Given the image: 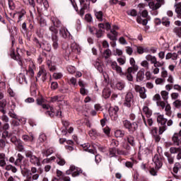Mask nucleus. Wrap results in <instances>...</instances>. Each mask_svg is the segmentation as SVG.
<instances>
[{
	"label": "nucleus",
	"mask_w": 181,
	"mask_h": 181,
	"mask_svg": "<svg viewBox=\"0 0 181 181\" xmlns=\"http://www.w3.org/2000/svg\"><path fill=\"white\" fill-rule=\"evenodd\" d=\"M59 24H52L50 27H49V30L53 33L54 34L52 35H57L58 32H59Z\"/></svg>",
	"instance_id": "nucleus-28"
},
{
	"label": "nucleus",
	"mask_w": 181,
	"mask_h": 181,
	"mask_svg": "<svg viewBox=\"0 0 181 181\" xmlns=\"http://www.w3.org/2000/svg\"><path fill=\"white\" fill-rule=\"evenodd\" d=\"M111 96V90L108 88H105L103 91V97L104 98H110Z\"/></svg>",
	"instance_id": "nucleus-39"
},
{
	"label": "nucleus",
	"mask_w": 181,
	"mask_h": 181,
	"mask_svg": "<svg viewBox=\"0 0 181 181\" xmlns=\"http://www.w3.org/2000/svg\"><path fill=\"white\" fill-rule=\"evenodd\" d=\"M127 15L130 16H136L138 15V13L136 12V10L135 9H131L127 11Z\"/></svg>",
	"instance_id": "nucleus-54"
},
{
	"label": "nucleus",
	"mask_w": 181,
	"mask_h": 181,
	"mask_svg": "<svg viewBox=\"0 0 181 181\" xmlns=\"http://www.w3.org/2000/svg\"><path fill=\"white\" fill-rule=\"evenodd\" d=\"M157 122L159 125V134L162 135V134L168 129L166 127V123L168 122V119L163 117V115H160L159 113L157 114Z\"/></svg>",
	"instance_id": "nucleus-4"
},
{
	"label": "nucleus",
	"mask_w": 181,
	"mask_h": 181,
	"mask_svg": "<svg viewBox=\"0 0 181 181\" xmlns=\"http://www.w3.org/2000/svg\"><path fill=\"white\" fill-rule=\"evenodd\" d=\"M160 95L164 101H168V100L169 99V92L166 90H162L160 92Z\"/></svg>",
	"instance_id": "nucleus-44"
},
{
	"label": "nucleus",
	"mask_w": 181,
	"mask_h": 181,
	"mask_svg": "<svg viewBox=\"0 0 181 181\" xmlns=\"http://www.w3.org/2000/svg\"><path fill=\"white\" fill-rule=\"evenodd\" d=\"M150 18L148 16V11L144 10L141 11V16H137L136 22L138 23H148L149 22Z\"/></svg>",
	"instance_id": "nucleus-11"
},
{
	"label": "nucleus",
	"mask_w": 181,
	"mask_h": 181,
	"mask_svg": "<svg viewBox=\"0 0 181 181\" xmlns=\"http://www.w3.org/2000/svg\"><path fill=\"white\" fill-rule=\"evenodd\" d=\"M134 90L136 93H139V96L143 100H145V98H146V89L145 88V87H142L139 85H135Z\"/></svg>",
	"instance_id": "nucleus-15"
},
{
	"label": "nucleus",
	"mask_w": 181,
	"mask_h": 181,
	"mask_svg": "<svg viewBox=\"0 0 181 181\" xmlns=\"http://www.w3.org/2000/svg\"><path fill=\"white\" fill-rule=\"evenodd\" d=\"M23 139L25 142H32L33 139H35V136H33V134L30 133V136L28 135H23Z\"/></svg>",
	"instance_id": "nucleus-31"
},
{
	"label": "nucleus",
	"mask_w": 181,
	"mask_h": 181,
	"mask_svg": "<svg viewBox=\"0 0 181 181\" xmlns=\"http://www.w3.org/2000/svg\"><path fill=\"white\" fill-rule=\"evenodd\" d=\"M136 52L139 54H144V53H149L148 47L144 48L142 46H136Z\"/></svg>",
	"instance_id": "nucleus-25"
},
{
	"label": "nucleus",
	"mask_w": 181,
	"mask_h": 181,
	"mask_svg": "<svg viewBox=\"0 0 181 181\" xmlns=\"http://www.w3.org/2000/svg\"><path fill=\"white\" fill-rule=\"evenodd\" d=\"M52 47L55 50L59 49V38H57V35H52Z\"/></svg>",
	"instance_id": "nucleus-20"
},
{
	"label": "nucleus",
	"mask_w": 181,
	"mask_h": 181,
	"mask_svg": "<svg viewBox=\"0 0 181 181\" xmlns=\"http://www.w3.org/2000/svg\"><path fill=\"white\" fill-rule=\"evenodd\" d=\"M71 52H74V53H80V52H81V49L80 48V46H78V45H77V43L76 42H73L71 45Z\"/></svg>",
	"instance_id": "nucleus-27"
},
{
	"label": "nucleus",
	"mask_w": 181,
	"mask_h": 181,
	"mask_svg": "<svg viewBox=\"0 0 181 181\" xmlns=\"http://www.w3.org/2000/svg\"><path fill=\"white\" fill-rule=\"evenodd\" d=\"M174 32H175V33H176V35H177V36H179V37H180V36H181V27H176L174 29Z\"/></svg>",
	"instance_id": "nucleus-63"
},
{
	"label": "nucleus",
	"mask_w": 181,
	"mask_h": 181,
	"mask_svg": "<svg viewBox=\"0 0 181 181\" xmlns=\"http://www.w3.org/2000/svg\"><path fill=\"white\" fill-rule=\"evenodd\" d=\"M59 33H60V35H62V36L63 37H64V39H66V37H67V36H69V35H70V33H69V30H67L66 28L60 29Z\"/></svg>",
	"instance_id": "nucleus-42"
},
{
	"label": "nucleus",
	"mask_w": 181,
	"mask_h": 181,
	"mask_svg": "<svg viewBox=\"0 0 181 181\" xmlns=\"http://www.w3.org/2000/svg\"><path fill=\"white\" fill-rule=\"evenodd\" d=\"M181 168V165H180V163H176L174 165V168H173V172L174 173H177V172H179L180 169Z\"/></svg>",
	"instance_id": "nucleus-56"
},
{
	"label": "nucleus",
	"mask_w": 181,
	"mask_h": 181,
	"mask_svg": "<svg viewBox=\"0 0 181 181\" xmlns=\"http://www.w3.org/2000/svg\"><path fill=\"white\" fill-rule=\"evenodd\" d=\"M66 175H72L73 177L79 176L81 173H83V170L81 168L76 167V165H71L69 169L66 172Z\"/></svg>",
	"instance_id": "nucleus-8"
},
{
	"label": "nucleus",
	"mask_w": 181,
	"mask_h": 181,
	"mask_svg": "<svg viewBox=\"0 0 181 181\" xmlns=\"http://www.w3.org/2000/svg\"><path fill=\"white\" fill-rule=\"evenodd\" d=\"M98 26L100 29H105L107 32L110 31V33H107V37L112 42H110L112 47H115L117 46V37L118 36V30L119 27L117 25V24H110V23H99Z\"/></svg>",
	"instance_id": "nucleus-1"
},
{
	"label": "nucleus",
	"mask_w": 181,
	"mask_h": 181,
	"mask_svg": "<svg viewBox=\"0 0 181 181\" xmlns=\"http://www.w3.org/2000/svg\"><path fill=\"white\" fill-rule=\"evenodd\" d=\"M67 70H68L69 73H70L71 74H74V73H76V67H74L73 66H67Z\"/></svg>",
	"instance_id": "nucleus-62"
},
{
	"label": "nucleus",
	"mask_w": 181,
	"mask_h": 181,
	"mask_svg": "<svg viewBox=\"0 0 181 181\" xmlns=\"http://www.w3.org/2000/svg\"><path fill=\"white\" fill-rule=\"evenodd\" d=\"M26 158L30 160L31 165L34 166H40V158L33 154V152L30 151H26L25 152Z\"/></svg>",
	"instance_id": "nucleus-5"
},
{
	"label": "nucleus",
	"mask_w": 181,
	"mask_h": 181,
	"mask_svg": "<svg viewBox=\"0 0 181 181\" xmlns=\"http://www.w3.org/2000/svg\"><path fill=\"white\" fill-rule=\"evenodd\" d=\"M111 57V50L110 49H107L104 51L103 52V57L106 59V62L107 60H110V57Z\"/></svg>",
	"instance_id": "nucleus-46"
},
{
	"label": "nucleus",
	"mask_w": 181,
	"mask_h": 181,
	"mask_svg": "<svg viewBox=\"0 0 181 181\" xmlns=\"http://www.w3.org/2000/svg\"><path fill=\"white\" fill-rule=\"evenodd\" d=\"M53 152H54V150H53V148L50 147L49 148L42 150V154L43 156H45L46 158H47V156H50V155H52Z\"/></svg>",
	"instance_id": "nucleus-26"
},
{
	"label": "nucleus",
	"mask_w": 181,
	"mask_h": 181,
	"mask_svg": "<svg viewBox=\"0 0 181 181\" xmlns=\"http://www.w3.org/2000/svg\"><path fill=\"white\" fill-rule=\"evenodd\" d=\"M143 112L144 114H146V117H148V118H149V117H151L152 115V111H151V110H149V107H148V106H144L143 107Z\"/></svg>",
	"instance_id": "nucleus-43"
},
{
	"label": "nucleus",
	"mask_w": 181,
	"mask_h": 181,
	"mask_svg": "<svg viewBox=\"0 0 181 181\" xmlns=\"http://www.w3.org/2000/svg\"><path fill=\"white\" fill-rule=\"evenodd\" d=\"M25 15H26V11L25 9L18 10L17 12L13 13V18L18 23L25 19Z\"/></svg>",
	"instance_id": "nucleus-13"
},
{
	"label": "nucleus",
	"mask_w": 181,
	"mask_h": 181,
	"mask_svg": "<svg viewBox=\"0 0 181 181\" xmlns=\"http://www.w3.org/2000/svg\"><path fill=\"white\" fill-rule=\"evenodd\" d=\"M145 78V71L140 70L136 74V81H142Z\"/></svg>",
	"instance_id": "nucleus-29"
},
{
	"label": "nucleus",
	"mask_w": 181,
	"mask_h": 181,
	"mask_svg": "<svg viewBox=\"0 0 181 181\" xmlns=\"http://www.w3.org/2000/svg\"><path fill=\"white\" fill-rule=\"evenodd\" d=\"M10 56L13 60H19V56L15 54V49L13 48L11 49Z\"/></svg>",
	"instance_id": "nucleus-50"
},
{
	"label": "nucleus",
	"mask_w": 181,
	"mask_h": 181,
	"mask_svg": "<svg viewBox=\"0 0 181 181\" xmlns=\"http://www.w3.org/2000/svg\"><path fill=\"white\" fill-rule=\"evenodd\" d=\"M146 80H153V76H152V73L149 71H146L145 73Z\"/></svg>",
	"instance_id": "nucleus-57"
},
{
	"label": "nucleus",
	"mask_w": 181,
	"mask_h": 181,
	"mask_svg": "<svg viewBox=\"0 0 181 181\" xmlns=\"http://www.w3.org/2000/svg\"><path fill=\"white\" fill-rule=\"evenodd\" d=\"M118 111H119V108L117 106L112 107L109 109V114L112 121L118 119Z\"/></svg>",
	"instance_id": "nucleus-14"
},
{
	"label": "nucleus",
	"mask_w": 181,
	"mask_h": 181,
	"mask_svg": "<svg viewBox=\"0 0 181 181\" xmlns=\"http://www.w3.org/2000/svg\"><path fill=\"white\" fill-rule=\"evenodd\" d=\"M57 158V165H59V166H64L66 165V160L62 157V155L60 154H56Z\"/></svg>",
	"instance_id": "nucleus-21"
},
{
	"label": "nucleus",
	"mask_w": 181,
	"mask_h": 181,
	"mask_svg": "<svg viewBox=\"0 0 181 181\" xmlns=\"http://www.w3.org/2000/svg\"><path fill=\"white\" fill-rule=\"evenodd\" d=\"M155 83L157 86H163V84H165V79L162 78H157L155 80Z\"/></svg>",
	"instance_id": "nucleus-51"
},
{
	"label": "nucleus",
	"mask_w": 181,
	"mask_h": 181,
	"mask_svg": "<svg viewBox=\"0 0 181 181\" xmlns=\"http://www.w3.org/2000/svg\"><path fill=\"white\" fill-rule=\"evenodd\" d=\"M47 76V71L44 68H40L39 72L37 73L36 78L42 77V81L46 80V76Z\"/></svg>",
	"instance_id": "nucleus-19"
},
{
	"label": "nucleus",
	"mask_w": 181,
	"mask_h": 181,
	"mask_svg": "<svg viewBox=\"0 0 181 181\" xmlns=\"http://www.w3.org/2000/svg\"><path fill=\"white\" fill-rule=\"evenodd\" d=\"M4 107H6V100H2L1 101H0V112L3 114H6V111L4 110Z\"/></svg>",
	"instance_id": "nucleus-40"
},
{
	"label": "nucleus",
	"mask_w": 181,
	"mask_h": 181,
	"mask_svg": "<svg viewBox=\"0 0 181 181\" xmlns=\"http://www.w3.org/2000/svg\"><path fill=\"white\" fill-rule=\"evenodd\" d=\"M147 62H151V64H154L155 62H156V57L152 56L151 54H147L145 57Z\"/></svg>",
	"instance_id": "nucleus-34"
},
{
	"label": "nucleus",
	"mask_w": 181,
	"mask_h": 181,
	"mask_svg": "<svg viewBox=\"0 0 181 181\" xmlns=\"http://www.w3.org/2000/svg\"><path fill=\"white\" fill-rule=\"evenodd\" d=\"M162 5H165V0H155L154 1H150L148 3V6L150 9H152V11L159 9Z\"/></svg>",
	"instance_id": "nucleus-10"
},
{
	"label": "nucleus",
	"mask_w": 181,
	"mask_h": 181,
	"mask_svg": "<svg viewBox=\"0 0 181 181\" xmlns=\"http://www.w3.org/2000/svg\"><path fill=\"white\" fill-rule=\"evenodd\" d=\"M47 64L48 66L49 71H54V70H56V65H54V64L52 63V62L48 61L47 62Z\"/></svg>",
	"instance_id": "nucleus-48"
},
{
	"label": "nucleus",
	"mask_w": 181,
	"mask_h": 181,
	"mask_svg": "<svg viewBox=\"0 0 181 181\" xmlns=\"http://www.w3.org/2000/svg\"><path fill=\"white\" fill-rule=\"evenodd\" d=\"M175 12L177 13L178 18L181 19V2L175 4Z\"/></svg>",
	"instance_id": "nucleus-36"
},
{
	"label": "nucleus",
	"mask_w": 181,
	"mask_h": 181,
	"mask_svg": "<svg viewBox=\"0 0 181 181\" xmlns=\"http://www.w3.org/2000/svg\"><path fill=\"white\" fill-rule=\"evenodd\" d=\"M29 69L28 71V74L31 76V77H33L35 76V63L33 62V61H29Z\"/></svg>",
	"instance_id": "nucleus-23"
},
{
	"label": "nucleus",
	"mask_w": 181,
	"mask_h": 181,
	"mask_svg": "<svg viewBox=\"0 0 181 181\" xmlns=\"http://www.w3.org/2000/svg\"><path fill=\"white\" fill-rule=\"evenodd\" d=\"M117 61L120 66H124V64L127 62V58H125L124 57H122L117 58Z\"/></svg>",
	"instance_id": "nucleus-52"
},
{
	"label": "nucleus",
	"mask_w": 181,
	"mask_h": 181,
	"mask_svg": "<svg viewBox=\"0 0 181 181\" xmlns=\"http://www.w3.org/2000/svg\"><path fill=\"white\" fill-rule=\"evenodd\" d=\"M81 6L82 7H81V11L79 12V15L81 16H84V13H85L84 10L87 8V2H84L83 4H81Z\"/></svg>",
	"instance_id": "nucleus-49"
},
{
	"label": "nucleus",
	"mask_w": 181,
	"mask_h": 181,
	"mask_svg": "<svg viewBox=\"0 0 181 181\" xmlns=\"http://www.w3.org/2000/svg\"><path fill=\"white\" fill-rule=\"evenodd\" d=\"M156 104H157L158 107H161V108L163 109L167 105L168 102H164V101L160 100V101L157 102Z\"/></svg>",
	"instance_id": "nucleus-58"
},
{
	"label": "nucleus",
	"mask_w": 181,
	"mask_h": 181,
	"mask_svg": "<svg viewBox=\"0 0 181 181\" xmlns=\"http://www.w3.org/2000/svg\"><path fill=\"white\" fill-rule=\"evenodd\" d=\"M154 67H162L165 63L163 62H158V59L156 60V62H154V64H153Z\"/></svg>",
	"instance_id": "nucleus-61"
},
{
	"label": "nucleus",
	"mask_w": 181,
	"mask_h": 181,
	"mask_svg": "<svg viewBox=\"0 0 181 181\" xmlns=\"http://www.w3.org/2000/svg\"><path fill=\"white\" fill-rule=\"evenodd\" d=\"M135 146V139L134 136H129L127 139H124V142L123 144V148L127 151H129L131 149V146Z\"/></svg>",
	"instance_id": "nucleus-9"
},
{
	"label": "nucleus",
	"mask_w": 181,
	"mask_h": 181,
	"mask_svg": "<svg viewBox=\"0 0 181 181\" xmlns=\"http://www.w3.org/2000/svg\"><path fill=\"white\" fill-rule=\"evenodd\" d=\"M137 129H138V124L136 122H133L130 124V127L128 129V130L130 132H134V131H136Z\"/></svg>",
	"instance_id": "nucleus-47"
},
{
	"label": "nucleus",
	"mask_w": 181,
	"mask_h": 181,
	"mask_svg": "<svg viewBox=\"0 0 181 181\" xmlns=\"http://www.w3.org/2000/svg\"><path fill=\"white\" fill-rule=\"evenodd\" d=\"M173 141L174 144H175V145H177V146H179V145H180V137L179 136V134L176 133L174 134V135L173 136Z\"/></svg>",
	"instance_id": "nucleus-35"
},
{
	"label": "nucleus",
	"mask_w": 181,
	"mask_h": 181,
	"mask_svg": "<svg viewBox=\"0 0 181 181\" xmlns=\"http://www.w3.org/2000/svg\"><path fill=\"white\" fill-rule=\"evenodd\" d=\"M47 140V136L44 133H41L38 137L37 142L38 144H43Z\"/></svg>",
	"instance_id": "nucleus-32"
},
{
	"label": "nucleus",
	"mask_w": 181,
	"mask_h": 181,
	"mask_svg": "<svg viewBox=\"0 0 181 181\" xmlns=\"http://www.w3.org/2000/svg\"><path fill=\"white\" fill-rule=\"evenodd\" d=\"M153 163L155 165L156 169H160L162 168V156L159 154H156L154 157L153 158Z\"/></svg>",
	"instance_id": "nucleus-16"
},
{
	"label": "nucleus",
	"mask_w": 181,
	"mask_h": 181,
	"mask_svg": "<svg viewBox=\"0 0 181 181\" xmlns=\"http://www.w3.org/2000/svg\"><path fill=\"white\" fill-rule=\"evenodd\" d=\"M170 98L172 100H177L179 98V93H173L170 94Z\"/></svg>",
	"instance_id": "nucleus-64"
},
{
	"label": "nucleus",
	"mask_w": 181,
	"mask_h": 181,
	"mask_svg": "<svg viewBox=\"0 0 181 181\" xmlns=\"http://www.w3.org/2000/svg\"><path fill=\"white\" fill-rule=\"evenodd\" d=\"M23 158L24 157H23V156H22V154L18 153L17 155V158H16V161L14 162L15 166H20V168H21V166H22V165H23V163H24V165H27L29 167V164H26L25 161H23L22 163V160H23Z\"/></svg>",
	"instance_id": "nucleus-17"
},
{
	"label": "nucleus",
	"mask_w": 181,
	"mask_h": 181,
	"mask_svg": "<svg viewBox=\"0 0 181 181\" xmlns=\"http://www.w3.org/2000/svg\"><path fill=\"white\" fill-rule=\"evenodd\" d=\"M57 176L59 180H62V179L64 177V173H63L60 170H57Z\"/></svg>",
	"instance_id": "nucleus-55"
},
{
	"label": "nucleus",
	"mask_w": 181,
	"mask_h": 181,
	"mask_svg": "<svg viewBox=\"0 0 181 181\" xmlns=\"http://www.w3.org/2000/svg\"><path fill=\"white\" fill-rule=\"evenodd\" d=\"M134 104V95L131 92H128L125 96L124 105L130 108V107Z\"/></svg>",
	"instance_id": "nucleus-12"
},
{
	"label": "nucleus",
	"mask_w": 181,
	"mask_h": 181,
	"mask_svg": "<svg viewBox=\"0 0 181 181\" xmlns=\"http://www.w3.org/2000/svg\"><path fill=\"white\" fill-rule=\"evenodd\" d=\"M95 67L98 70L99 73H103V71H104V66L100 59L96 60Z\"/></svg>",
	"instance_id": "nucleus-22"
},
{
	"label": "nucleus",
	"mask_w": 181,
	"mask_h": 181,
	"mask_svg": "<svg viewBox=\"0 0 181 181\" xmlns=\"http://www.w3.org/2000/svg\"><path fill=\"white\" fill-rule=\"evenodd\" d=\"M3 136H8V138H11V141L14 144L15 146L17 148L19 152H22V151H23V144H22V141L21 140H18L15 134H9V132L6 131L3 133Z\"/></svg>",
	"instance_id": "nucleus-2"
},
{
	"label": "nucleus",
	"mask_w": 181,
	"mask_h": 181,
	"mask_svg": "<svg viewBox=\"0 0 181 181\" xmlns=\"http://www.w3.org/2000/svg\"><path fill=\"white\" fill-rule=\"evenodd\" d=\"M115 87L117 90H119L121 91L124 90V88H125V82L119 81L116 83Z\"/></svg>",
	"instance_id": "nucleus-37"
},
{
	"label": "nucleus",
	"mask_w": 181,
	"mask_h": 181,
	"mask_svg": "<svg viewBox=\"0 0 181 181\" xmlns=\"http://www.w3.org/2000/svg\"><path fill=\"white\" fill-rule=\"evenodd\" d=\"M140 65L144 70H149V62L146 61V59L141 61Z\"/></svg>",
	"instance_id": "nucleus-38"
},
{
	"label": "nucleus",
	"mask_w": 181,
	"mask_h": 181,
	"mask_svg": "<svg viewBox=\"0 0 181 181\" xmlns=\"http://www.w3.org/2000/svg\"><path fill=\"white\" fill-rule=\"evenodd\" d=\"M116 153H117V148H112L109 150V157L110 158H114V156H115Z\"/></svg>",
	"instance_id": "nucleus-53"
},
{
	"label": "nucleus",
	"mask_w": 181,
	"mask_h": 181,
	"mask_svg": "<svg viewBox=\"0 0 181 181\" xmlns=\"http://www.w3.org/2000/svg\"><path fill=\"white\" fill-rule=\"evenodd\" d=\"M165 111L166 115H168V117H170V115H172V107H170V105H169V103H167L165 107Z\"/></svg>",
	"instance_id": "nucleus-45"
},
{
	"label": "nucleus",
	"mask_w": 181,
	"mask_h": 181,
	"mask_svg": "<svg viewBox=\"0 0 181 181\" xmlns=\"http://www.w3.org/2000/svg\"><path fill=\"white\" fill-rule=\"evenodd\" d=\"M37 103L38 104V105H42L44 110H46V112H45L46 115L51 117H54V115L56 114V110L53 107L49 105L43 104V98H37Z\"/></svg>",
	"instance_id": "nucleus-3"
},
{
	"label": "nucleus",
	"mask_w": 181,
	"mask_h": 181,
	"mask_svg": "<svg viewBox=\"0 0 181 181\" xmlns=\"http://www.w3.org/2000/svg\"><path fill=\"white\" fill-rule=\"evenodd\" d=\"M107 65L110 66L112 70L116 71L117 74L122 76H124V71H122V68L119 66V64L115 61H112V59H107L106 61Z\"/></svg>",
	"instance_id": "nucleus-6"
},
{
	"label": "nucleus",
	"mask_w": 181,
	"mask_h": 181,
	"mask_svg": "<svg viewBox=\"0 0 181 181\" xmlns=\"http://www.w3.org/2000/svg\"><path fill=\"white\" fill-rule=\"evenodd\" d=\"M165 156L168 158V163H170V164L172 165V163H173L174 162L173 157H172V156L168 153H165Z\"/></svg>",
	"instance_id": "nucleus-60"
},
{
	"label": "nucleus",
	"mask_w": 181,
	"mask_h": 181,
	"mask_svg": "<svg viewBox=\"0 0 181 181\" xmlns=\"http://www.w3.org/2000/svg\"><path fill=\"white\" fill-rule=\"evenodd\" d=\"M6 157L5 156V153H0V166L4 168L6 165V161H5Z\"/></svg>",
	"instance_id": "nucleus-30"
},
{
	"label": "nucleus",
	"mask_w": 181,
	"mask_h": 181,
	"mask_svg": "<svg viewBox=\"0 0 181 181\" xmlns=\"http://www.w3.org/2000/svg\"><path fill=\"white\" fill-rule=\"evenodd\" d=\"M161 77L166 78L168 77V71L164 68H161Z\"/></svg>",
	"instance_id": "nucleus-59"
},
{
	"label": "nucleus",
	"mask_w": 181,
	"mask_h": 181,
	"mask_svg": "<svg viewBox=\"0 0 181 181\" xmlns=\"http://www.w3.org/2000/svg\"><path fill=\"white\" fill-rule=\"evenodd\" d=\"M170 153L175 154L177 153V160H180L181 159V146L180 147H171L170 148Z\"/></svg>",
	"instance_id": "nucleus-18"
},
{
	"label": "nucleus",
	"mask_w": 181,
	"mask_h": 181,
	"mask_svg": "<svg viewBox=\"0 0 181 181\" xmlns=\"http://www.w3.org/2000/svg\"><path fill=\"white\" fill-rule=\"evenodd\" d=\"M125 135V132L124 130H116L115 132V136L116 138H122Z\"/></svg>",
	"instance_id": "nucleus-41"
},
{
	"label": "nucleus",
	"mask_w": 181,
	"mask_h": 181,
	"mask_svg": "<svg viewBox=\"0 0 181 181\" xmlns=\"http://www.w3.org/2000/svg\"><path fill=\"white\" fill-rule=\"evenodd\" d=\"M139 69V67H138V66H132V67H129L127 69V71L126 74H134L135 73H136V71H138V69Z\"/></svg>",
	"instance_id": "nucleus-33"
},
{
	"label": "nucleus",
	"mask_w": 181,
	"mask_h": 181,
	"mask_svg": "<svg viewBox=\"0 0 181 181\" xmlns=\"http://www.w3.org/2000/svg\"><path fill=\"white\" fill-rule=\"evenodd\" d=\"M94 13L96 19H98V22H103L104 21V16L103 11H97V10H94Z\"/></svg>",
	"instance_id": "nucleus-24"
},
{
	"label": "nucleus",
	"mask_w": 181,
	"mask_h": 181,
	"mask_svg": "<svg viewBox=\"0 0 181 181\" xmlns=\"http://www.w3.org/2000/svg\"><path fill=\"white\" fill-rule=\"evenodd\" d=\"M81 146L83 148V151L86 152H89V153H93V155L97 153V149H99V151H103V148L97 144L90 146V144L87 143L82 144Z\"/></svg>",
	"instance_id": "nucleus-7"
}]
</instances>
